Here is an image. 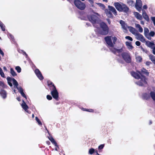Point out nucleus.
<instances>
[{
	"mask_svg": "<svg viewBox=\"0 0 155 155\" xmlns=\"http://www.w3.org/2000/svg\"><path fill=\"white\" fill-rule=\"evenodd\" d=\"M117 39V38L114 36H108L105 38V40L108 47L110 51L114 54L120 52L122 51V49H117L114 48Z\"/></svg>",
	"mask_w": 155,
	"mask_h": 155,
	"instance_id": "obj_1",
	"label": "nucleus"
},
{
	"mask_svg": "<svg viewBox=\"0 0 155 155\" xmlns=\"http://www.w3.org/2000/svg\"><path fill=\"white\" fill-rule=\"evenodd\" d=\"M131 75L135 78L137 79H140V80L136 82L137 85L140 86H142L147 84V81L145 78L140 73L139 74L134 72H132L131 73Z\"/></svg>",
	"mask_w": 155,
	"mask_h": 155,
	"instance_id": "obj_2",
	"label": "nucleus"
},
{
	"mask_svg": "<svg viewBox=\"0 0 155 155\" xmlns=\"http://www.w3.org/2000/svg\"><path fill=\"white\" fill-rule=\"evenodd\" d=\"M114 4L116 8L120 12L127 13L128 11V8L125 4L118 2H115Z\"/></svg>",
	"mask_w": 155,
	"mask_h": 155,
	"instance_id": "obj_3",
	"label": "nucleus"
},
{
	"mask_svg": "<svg viewBox=\"0 0 155 155\" xmlns=\"http://www.w3.org/2000/svg\"><path fill=\"white\" fill-rule=\"evenodd\" d=\"M101 27L102 29L100 32V34L103 35H106L108 33V28L107 25L104 22H102L100 24L98 23L96 25L97 28H98Z\"/></svg>",
	"mask_w": 155,
	"mask_h": 155,
	"instance_id": "obj_4",
	"label": "nucleus"
},
{
	"mask_svg": "<svg viewBox=\"0 0 155 155\" xmlns=\"http://www.w3.org/2000/svg\"><path fill=\"white\" fill-rule=\"evenodd\" d=\"M7 79L8 84L10 86L12 87V82L15 87H16L17 89H18V88H19L20 87H18V82L14 78L8 77Z\"/></svg>",
	"mask_w": 155,
	"mask_h": 155,
	"instance_id": "obj_5",
	"label": "nucleus"
},
{
	"mask_svg": "<svg viewBox=\"0 0 155 155\" xmlns=\"http://www.w3.org/2000/svg\"><path fill=\"white\" fill-rule=\"evenodd\" d=\"M74 4L78 8L81 10H83L85 8V4L81 2L80 0H75Z\"/></svg>",
	"mask_w": 155,
	"mask_h": 155,
	"instance_id": "obj_6",
	"label": "nucleus"
},
{
	"mask_svg": "<svg viewBox=\"0 0 155 155\" xmlns=\"http://www.w3.org/2000/svg\"><path fill=\"white\" fill-rule=\"evenodd\" d=\"M50 84L53 87L52 91L51 92V94L53 97L57 100L58 97V92L54 84L52 82H51Z\"/></svg>",
	"mask_w": 155,
	"mask_h": 155,
	"instance_id": "obj_7",
	"label": "nucleus"
},
{
	"mask_svg": "<svg viewBox=\"0 0 155 155\" xmlns=\"http://www.w3.org/2000/svg\"><path fill=\"white\" fill-rule=\"evenodd\" d=\"M88 18L89 21H90L93 24L94 27H96L97 24L98 23L97 22V21L98 19L97 17L94 15H92L88 17Z\"/></svg>",
	"mask_w": 155,
	"mask_h": 155,
	"instance_id": "obj_8",
	"label": "nucleus"
},
{
	"mask_svg": "<svg viewBox=\"0 0 155 155\" xmlns=\"http://www.w3.org/2000/svg\"><path fill=\"white\" fill-rule=\"evenodd\" d=\"M122 56L126 62L129 63L131 61V58L129 53H124L122 54Z\"/></svg>",
	"mask_w": 155,
	"mask_h": 155,
	"instance_id": "obj_9",
	"label": "nucleus"
},
{
	"mask_svg": "<svg viewBox=\"0 0 155 155\" xmlns=\"http://www.w3.org/2000/svg\"><path fill=\"white\" fill-rule=\"evenodd\" d=\"M136 38L142 42H144L145 41L144 37L141 34L137 32L135 35Z\"/></svg>",
	"mask_w": 155,
	"mask_h": 155,
	"instance_id": "obj_10",
	"label": "nucleus"
},
{
	"mask_svg": "<svg viewBox=\"0 0 155 155\" xmlns=\"http://www.w3.org/2000/svg\"><path fill=\"white\" fill-rule=\"evenodd\" d=\"M142 3L141 0H136L135 6L136 8L139 11H140L141 9Z\"/></svg>",
	"mask_w": 155,
	"mask_h": 155,
	"instance_id": "obj_11",
	"label": "nucleus"
},
{
	"mask_svg": "<svg viewBox=\"0 0 155 155\" xmlns=\"http://www.w3.org/2000/svg\"><path fill=\"white\" fill-rule=\"evenodd\" d=\"M35 73L37 76L38 78L41 80L43 79V77L40 72V71L38 69H36L35 70Z\"/></svg>",
	"mask_w": 155,
	"mask_h": 155,
	"instance_id": "obj_12",
	"label": "nucleus"
},
{
	"mask_svg": "<svg viewBox=\"0 0 155 155\" xmlns=\"http://www.w3.org/2000/svg\"><path fill=\"white\" fill-rule=\"evenodd\" d=\"M120 23L121 25L122 28L124 30H126L127 28H128V27H129L127 25V24L123 20H120Z\"/></svg>",
	"mask_w": 155,
	"mask_h": 155,
	"instance_id": "obj_13",
	"label": "nucleus"
},
{
	"mask_svg": "<svg viewBox=\"0 0 155 155\" xmlns=\"http://www.w3.org/2000/svg\"><path fill=\"white\" fill-rule=\"evenodd\" d=\"M128 28L130 31L134 35L138 32L134 28L132 27L129 26Z\"/></svg>",
	"mask_w": 155,
	"mask_h": 155,
	"instance_id": "obj_14",
	"label": "nucleus"
},
{
	"mask_svg": "<svg viewBox=\"0 0 155 155\" xmlns=\"http://www.w3.org/2000/svg\"><path fill=\"white\" fill-rule=\"evenodd\" d=\"M146 45L148 47L152 48L155 46V44L153 42L149 41H147L146 42Z\"/></svg>",
	"mask_w": 155,
	"mask_h": 155,
	"instance_id": "obj_15",
	"label": "nucleus"
},
{
	"mask_svg": "<svg viewBox=\"0 0 155 155\" xmlns=\"http://www.w3.org/2000/svg\"><path fill=\"white\" fill-rule=\"evenodd\" d=\"M108 8L110 11L114 15L117 14V12L115 8L113 6L109 5Z\"/></svg>",
	"mask_w": 155,
	"mask_h": 155,
	"instance_id": "obj_16",
	"label": "nucleus"
},
{
	"mask_svg": "<svg viewBox=\"0 0 155 155\" xmlns=\"http://www.w3.org/2000/svg\"><path fill=\"white\" fill-rule=\"evenodd\" d=\"M134 15L137 19L140 20H141L143 18L142 15L139 13L135 12H134Z\"/></svg>",
	"mask_w": 155,
	"mask_h": 155,
	"instance_id": "obj_17",
	"label": "nucleus"
},
{
	"mask_svg": "<svg viewBox=\"0 0 155 155\" xmlns=\"http://www.w3.org/2000/svg\"><path fill=\"white\" fill-rule=\"evenodd\" d=\"M142 16L143 18L147 21H148L149 20V18L148 15L144 10H142Z\"/></svg>",
	"mask_w": 155,
	"mask_h": 155,
	"instance_id": "obj_18",
	"label": "nucleus"
},
{
	"mask_svg": "<svg viewBox=\"0 0 155 155\" xmlns=\"http://www.w3.org/2000/svg\"><path fill=\"white\" fill-rule=\"evenodd\" d=\"M21 106L22 108L25 110V111L29 113L28 112V111L27 110V109L28 108V107L25 102L24 101H23V103L21 104Z\"/></svg>",
	"mask_w": 155,
	"mask_h": 155,
	"instance_id": "obj_19",
	"label": "nucleus"
},
{
	"mask_svg": "<svg viewBox=\"0 0 155 155\" xmlns=\"http://www.w3.org/2000/svg\"><path fill=\"white\" fill-rule=\"evenodd\" d=\"M105 12L108 17L111 18L113 17V15L110 11L108 9L105 10Z\"/></svg>",
	"mask_w": 155,
	"mask_h": 155,
	"instance_id": "obj_20",
	"label": "nucleus"
},
{
	"mask_svg": "<svg viewBox=\"0 0 155 155\" xmlns=\"http://www.w3.org/2000/svg\"><path fill=\"white\" fill-rule=\"evenodd\" d=\"M135 27L137 28L139 31L140 33H142L143 32V29L141 26L140 25L138 24H135Z\"/></svg>",
	"mask_w": 155,
	"mask_h": 155,
	"instance_id": "obj_21",
	"label": "nucleus"
},
{
	"mask_svg": "<svg viewBox=\"0 0 155 155\" xmlns=\"http://www.w3.org/2000/svg\"><path fill=\"white\" fill-rule=\"evenodd\" d=\"M127 47V48L130 50H131L133 49V47L131 45V43L130 42L128 41H126L125 43Z\"/></svg>",
	"mask_w": 155,
	"mask_h": 155,
	"instance_id": "obj_22",
	"label": "nucleus"
},
{
	"mask_svg": "<svg viewBox=\"0 0 155 155\" xmlns=\"http://www.w3.org/2000/svg\"><path fill=\"white\" fill-rule=\"evenodd\" d=\"M48 138L53 144L55 146L58 147L57 143L52 137L51 136L50 137H48Z\"/></svg>",
	"mask_w": 155,
	"mask_h": 155,
	"instance_id": "obj_23",
	"label": "nucleus"
},
{
	"mask_svg": "<svg viewBox=\"0 0 155 155\" xmlns=\"http://www.w3.org/2000/svg\"><path fill=\"white\" fill-rule=\"evenodd\" d=\"M18 90L19 92L20 93L21 95L25 98H26V95L23 92V89L21 87H20L19 88H18Z\"/></svg>",
	"mask_w": 155,
	"mask_h": 155,
	"instance_id": "obj_24",
	"label": "nucleus"
},
{
	"mask_svg": "<svg viewBox=\"0 0 155 155\" xmlns=\"http://www.w3.org/2000/svg\"><path fill=\"white\" fill-rule=\"evenodd\" d=\"M1 96L3 98H5L6 97V92L4 90H2L0 91Z\"/></svg>",
	"mask_w": 155,
	"mask_h": 155,
	"instance_id": "obj_25",
	"label": "nucleus"
},
{
	"mask_svg": "<svg viewBox=\"0 0 155 155\" xmlns=\"http://www.w3.org/2000/svg\"><path fill=\"white\" fill-rule=\"evenodd\" d=\"M0 27L2 31H5V26L1 21H0Z\"/></svg>",
	"mask_w": 155,
	"mask_h": 155,
	"instance_id": "obj_26",
	"label": "nucleus"
},
{
	"mask_svg": "<svg viewBox=\"0 0 155 155\" xmlns=\"http://www.w3.org/2000/svg\"><path fill=\"white\" fill-rule=\"evenodd\" d=\"M10 73L13 76H16L17 74L12 68H10Z\"/></svg>",
	"mask_w": 155,
	"mask_h": 155,
	"instance_id": "obj_27",
	"label": "nucleus"
},
{
	"mask_svg": "<svg viewBox=\"0 0 155 155\" xmlns=\"http://www.w3.org/2000/svg\"><path fill=\"white\" fill-rule=\"evenodd\" d=\"M150 95L153 100L155 101V92L151 91L150 92Z\"/></svg>",
	"mask_w": 155,
	"mask_h": 155,
	"instance_id": "obj_28",
	"label": "nucleus"
},
{
	"mask_svg": "<svg viewBox=\"0 0 155 155\" xmlns=\"http://www.w3.org/2000/svg\"><path fill=\"white\" fill-rule=\"evenodd\" d=\"M149 30L148 28H144V34L145 36H146L148 34Z\"/></svg>",
	"mask_w": 155,
	"mask_h": 155,
	"instance_id": "obj_29",
	"label": "nucleus"
},
{
	"mask_svg": "<svg viewBox=\"0 0 155 155\" xmlns=\"http://www.w3.org/2000/svg\"><path fill=\"white\" fill-rule=\"evenodd\" d=\"M136 61L138 62H140L142 59L141 57L139 56H136Z\"/></svg>",
	"mask_w": 155,
	"mask_h": 155,
	"instance_id": "obj_30",
	"label": "nucleus"
},
{
	"mask_svg": "<svg viewBox=\"0 0 155 155\" xmlns=\"http://www.w3.org/2000/svg\"><path fill=\"white\" fill-rule=\"evenodd\" d=\"M149 57L151 61H153L155 60V56L152 54H150L149 55Z\"/></svg>",
	"mask_w": 155,
	"mask_h": 155,
	"instance_id": "obj_31",
	"label": "nucleus"
},
{
	"mask_svg": "<svg viewBox=\"0 0 155 155\" xmlns=\"http://www.w3.org/2000/svg\"><path fill=\"white\" fill-rule=\"evenodd\" d=\"M0 75L1 76L2 78H5V75L4 73H3L2 70L0 67Z\"/></svg>",
	"mask_w": 155,
	"mask_h": 155,
	"instance_id": "obj_32",
	"label": "nucleus"
},
{
	"mask_svg": "<svg viewBox=\"0 0 155 155\" xmlns=\"http://www.w3.org/2000/svg\"><path fill=\"white\" fill-rule=\"evenodd\" d=\"M142 72L147 75H148L149 74V73L147 72V71L144 68L142 70Z\"/></svg>",
	"mask_w": 155,
	"mask_h": 155,
	"instance_id": "obj_33",
	"label": "nucleus"
},
{
	"mask_svg": "<svg viewBox=\"0 0 155 155\" xmlns=\"http://www.w3.org/2000/svg\"><path fill=\"white\" fill-rule=\"evenodd\" d=\"M15 69L18 73H20L21 72V69L20 67L17 66L15 67Z\"/></svg>",
	"mask_w": 155,
	"mask_h": 155,
	"instance_id": "obj_34",
	"label": "nucleus"
},
{
	"mask_svg": "<svg viewBox=\"0 0 155 155\" xmlns=\"http://www.w3.org/2000/svg\"><path fill=\"white\" fill-rule=\"evenodd\" d=\"M95 150L93 148H91L90 149L89 151V153L90 154H92L94 152Z\"/></svg>",
	"mask_w": 155,
	"mask_h": 155,
	"instance_id": "obj_35",
	"label": "nucleus"
},
{
	"mask_svg": "<svg viewBox=\"0 0 155 155\" xmlns=\"http://www.w3.org/2000/svg\"><path fill=\"white\" fill-rule=\"evenodd\" d=\"M148 35L150 36L153 37L155 35V32L153 31H151L149 34H148Z\"/></svg>",
	"mask_w": 155,
	"mask_h": 155,
	"instance_id": "obj_36",
	"label": "nucleus"
},
{
	"mask_svg": "<svg viewBox=\"0 0 155 155\" xmlns=\"http://www.w3.org/2000/svg\"><path fill=\"white\" fill-rule=\"evenodd\" d=\"M0 86L2 87L3 88L6 87V86L5 85L4 83L2 81H0Z\"/></svg>",
	"mask_w": 155,
	"mask_h": 155,
	"instance_id": "obj_37",
	"label": "nucleus"
},
{
	"mask_svg": "<svg viewBox=\"0 0 155 155\" xmlns=\"http://www.w3.org/2000/svg\"><path fill=\"white\" fill-rule=\"evenodd\" d=\"M35 119L37 121V122L38 123V124H39V125H42V123L39 120L37 117H35Z\"/></svg>",
	"mask_w": 155,
	"mask_h": 155,
	"instance_id": "obj_38",
	"label": "nucleus"
},
{
	"mask_svg": "<svg viewBox=\"0 0 155 155\" xmlns=\"http://www.w3.org/2000/svg\"><path fill=\"white\" fill-rule=\"evenodd\" d=\"M125 38L126 39H128L130 41H133V39L132 38L129 36H127L125 37Z\"/></svg>",
	"mask_w": 155,
	"mask_h": 155,
	"instance_id": "obj_39",
	"label": "nucleus"
},
{
	"mask_svg": "<svg viewBox=\"0 0 155 155\" xmlns=\"http://www.w3.org/2000/svg\"><path fill=\"white\" fill-rule=\"evenodd\" d=\"M83 110H85L86 111H89V112H93V110L92 109H90L89 110L86 109H84L83 108Z\"/></svg>",
	"mask_w": 155,
	"mask_h": 155,
	"instance_id": "obj_40",
	"label": "nucleus"
},
{
	"mask_svg": "<svg viewBox=\"0 0 155 155\" xmlns=\"http://www.w3.org/2000/svg\"><path fill=\"white\" fill-rule=\"evenodd\" d=\"M151 20L153 21V24L155 26V17H153L151 18Z\"/></svg>",
	"mask_w": 155,
	"mask_h": 155,
	"instance_id": "obj_41",
	"label": "nucleus"
},
{
	"mask_svg": "<svg viewBox=\"0 0 155 155\" xmlns=\"http://www.w3.org/2000/svg\"><path fill=\"white\" fill-rule=\"evenodd\" d=\"M47 98L49 100H51L52 99V97L51 96L49 95H48L47 96Z\"/></svg>",
	"mask_w": 155,
	"mask_h": 155,
	"instance_id": "obj_42",
	"label": "nucleus"
},
{
	"mask_svg": "<svg viewBox=\"0 0 155 155\" xmlns=\"http://www.w3.org/2000/svg\"><path fill=\"white\" fill-rule=\"evenodd\" d=\"M98 5L100 7L102 8H105V6L104 5L100 3H98Z\"/></svg>",
	"mask_w": 155,
	"mask_h": 155,
	"instance_id": "obj_43",
	"label": "nucleus"
},
{
	"mask_svg": "<svg viewBox=\"0 0 155 155\" xmlns=\"http://www.w3.org/2000/svg\"><path fill=\"white\" fill-rule=\"evenodd\" d=\"M90 3L93 5L94 3V0H88Z\"/></svg>",
	"mask_w": 155,
	"mask_h": 155,
	"instance_id": "obj_44",
	"label": "nucleus"
},
{
	"mask_svg": "<svg viewBox=\"0 0 155 155\" xmlns=\"http://www.w3.org/2000/svg\"><path fill=\"white\" fill-rule=\"evenodd\" d=\"M104 147V145L101 144L99 146L98 149H101L103 148Z\"/></svg>",
	"mask_w": 155,
	"mask_h": 155,
	"instance_id": "obj_45",
	"label": "nucleus"
},
{
	"mask_svg": "<svg viewBox=\"0 0 155 155\" xmlns=\"http://www.w3.org/2000/svg\"><path fill=\"white\" fill-rule=\"evenodd\" d=\"M135 44L137 46H139L140 45V43L139 41H136L135 42Z\"/></svg>",
	"mask_w": 155,
	"mask_h": 155,
	"instance_id": "obj_46",
	"label": "nucleus"
},
{
	"mask_svg": "<svg viewBox=\"0 0 155 155\" xmlns=\"http://www.w3.org/2000/svg\"><path fill=\"white\" fill-rule=\"evenodd\" d=\"M152 52L155 55V46L154 48H152Z\"/></svg>",
	"mask_w": 155,
	"mask_h": 155,
	"instance_id": "obj_47",
	"label": "nucleus"
},
{
	"mask_svg": "<svg viewBox=\"0 0 155 155\" xmlns=\"http://www.w3.org/2000/svg\"><path fill=\"white\" fill-rule=\"evenodd\" d=\"M144 97L145 99H147L149 97V95H147V94H146L144 95Z\"/></svg>",
	"mask_w": 155,
	"mask_h": 155,
	"instance_id": "obj_48",
	"label": "nucleus"
},
{
	"mask_svg": "<svg viewBox=\"0 0 155 155\" xmlns=\"http://www.w3.org/2000/svg\"><path fill=\"white\" fill-rule=\"evenodd\" d=\"M145 37L147 38L149 40H150L151 39V38L150 37V36L148 35H147L146 36H145Z\"/></svg>",
	"mask_w": 155,
	"mask_h": 155,
	"instance_id": "obj_49",
	"label": "nucleus"
},
{
	"mask_svg": "<svg viewBox=\"0 0 155 155\" xmlns=\"http://www.w3.org/2000/svg\"><path fill=\"white\" fill-rule=\"evenodd\" d=\"M151 64V62L149 61H147L146 62V64L147 65H149L150 64Z\"/></svg>",
	"mask_w": 155,
	"mask_h": 155,
	"instance_id": "obj_50",
	"label": "nucleus"
},
{
	"mask_svg": "<svg viewBox=\"0 0 155 155\" xmlns=\"http://www.w3.org/2000/svg\"><path fill=\"white\" fill-rule=\"evenodd\" d=\"M3 69L4 70V71H8L7 69L5 67H4L3 68Z\"/></svg>",
	"mask_w": 155,
	"mask_h": 155,
	"instance_id": "obj_51",
	"label": "nucleus"
},
{
	"mask_svg": "<svg viewBox=\"0 0 155 155\" xmlns=\"http://www.w3.org/2000/svg\"><path fill=\"white\" fill-rule=\"evenodd\" d=\"M143 8L144 9H147V5H144L143 6Z\"/></svg>",
	"mask_w": 155,
	"mask_h": 155,
	"instance_id": "obj_52",
	"label": "nucleus"
},
{
	"mask_svg": "<svg viewBox=\"0 0 155 155\" xmlns=\"http://www.w3.org/2000/svg\"><path fill=\"white\" fill-rule=\"evenodd\" d=\"M140 22L141 24L142 25H143L144 24V21H140Z\"/></svg>",
	"mask_w": 155,
	"mask_h": 155,
	"instance_id": "obj_53",
	"label": "nucleus"
},
{
	"mask_svg": "<svg viewBox=\"0 0 155 155\" xmlns=\"http://www.w3.org/2000/svg\"><path fill=\"white\" fill-rule=\"evenodd\" d=\"M107 21H108V23H109V24H110V21L109 19H107Z\"/></svg>",
	"mask_w": 155,
	"mask_h": 155,
	"instance_id": "obj_54",
	"label": "nucleus"
},
{
	"mask_svg": "<svg viewBox=\"0 0 155 155\" xmlns=\"http://www.w3.org/2000/svg\"><path fill=\"white\" fill-rule=\"evenodd\" d=\"M47 143L48 144V145H49L50 143V142L49 141H46Z\"/></svg>",
	"mask_w": 155,
	"mask_h": 155,
	"instance_id": "obj_55",
	"label": "nucleus"
},
{
	"mask_svg": "<svg viewBox=\"0 0 155 155\" xmlns=\"http://www.w3.org/2000/svg\"><path fill=\"white\" fill-rule=\"evenodd\" d=\"M17 99L18 101H20L21 100L20 98L19 97H17Z\"/></svg>",
	"mask_w": 155,
	"mask_h": 155,
	"instance_id": "obj_56",
	"label": "nucleus"
},
{
	"mask_svg": "<svg viewBox=\"0 0 155 155\" xmlns=\"http://www.w3.org/2000/svg\"><path fill=\"white\" fill-rule=\"evenodd\" d=\"M103 2H107V0H103Z\"/></svg>",
	"mask_w": 155,
	"mask_h": 155,
	"instance_id": "obj_57",
	"label": "nucleus"
},
{
	"mask_svg": "<svg viewBox=\"0 0 155 155\" xmlns=\"http://www.w3.org/2000/svg\"><path fill=\"white\" fill-rule=\"evenodd\" d=\"M57 147L58 148V146L57 147H56L55 148V150H56V151H58V148H57Z\"/></svg>",
	"mask_w": 155,
	"mask_h": 155,
	"instance_id": "obj_58",
	"label": "nucleus"
},
{
	"mask_svg": "<svg viewBox=\"0 0 155 155\" xmlns=\"http://www.w3.org/2000/svg\"><path fill=\"white\" fill-rule=\"evenodd\" d=\"M95 152L97 154V155H99L98 153V152L97 151H95Z\"/></svg>",
	"mask_w": 155,
	"mask_h": 155,
	"instance_id": "obj_59",
	"label": "nucleus"
},
{
	"mask_svg": "<svg viewBox=\"0 0 155 155\" xmlns=\"http://www.w3.org/2000/svg\"><path fill=\"white\" fill-rule=\"evenodd\" d=\"M32 117L33 118L34 117V114H32Z\"/></svg>",
	"mask_w": 155,
	"mask_h": 155,
	"instance_id": "obj_60",
	"label": "nucleus"
},
{
	"mask_svg": "<svg viewBox=\"0 0 155 155\" xmlns=\"http://www.w3.org/2000/svg\"><path fill=\"white\" fill-rule=\"evenodd\" d=\"M24 53L26 55V56H27V55L25 52H24Z\"/></svg>",
	"mask_w": 155,
	"mask_h": 155,
	"instance_id": "obj_61",
	"label": "nucleus"
},
{
	"mask_svg": "<svg viewBox=\"0 0 155 155\" xmlns=\"http://www.w3.org/2000/svg\"><path fill=\"white\" fill-rule=\"evenodd\" d=\"M152 62L155 64V60L153 61Z\"/></svg>",
	"mask_w": 155,
	"mask_h": 155,
	"instance_id": "obj_62",
	"label": "nucleus"
},
{
	"mask_svg": "<svg viewBox=\"0 0 155 155\" xmlns=\"http://www.w3.org/2000/svg\"><path fill=\"white\" fill-rule=\"evenodd\" d=\"M10 36H11V38H12V36L11 35H10Z\"/></svg>",
	"mask_w": 155,
	"mask_h": 155,
	"instance_id": "obj_63",
	"label": "nucleus"
},
{
	"mask_svg": "<svg viewBox=\"0 0 155 155\" xmlns=\"http://www.w3.org/2000/svg\"><path fill=\"white\" fill-rule=\"evenodd\" d=\"M150 124H151L152 123V122L151 121H150Z\"/></svg>",
	"mask_w": 155,
	"mask_h": 155,
	"instance_id": "obj_64",
	"label": "nucleus"
}]
</instances>
